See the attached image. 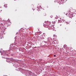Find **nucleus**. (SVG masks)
Masks as SVG:
<instances>
[{"mask_svg": "<svg viewBox=\"0 0 76 76\" xmlns=\"http://www.w3.org/2000/svg\"><path fill=\"white\" fill-rule=\"evenodd\" d=\"M68 15L69 18H71V19L73 16V14H72V13H69L68 14Z\"/></svg>", "mask_w": 76, "mask_h": 76, "instance_id": "1", "label": "nucleus"}, {"mask_svg": "<svg viewBox=\"0 0 76 76\" xmlns=\"http://www.w3.org/2000/svg\"><path fill=\"white\" fill-rule=\"evenodd\" d=\"M64 48H67V46L66 45H64Z\"/></svg>", "mask_w": 76, "mask_h": 76, "instance_id": "2", "label": "nucleus"}, {"mask_svg": "<svg viewBox=\"0 0 76 76\" xmlns=\"http://www.w3.org/2000/svg\"><path fill=\"white\" fill-rule=\"evenodd\" d=\"M49 27V29H53V27L52 26H48V28Z\"/></svg>", "mask_w": 76, "mask_h": 76, "instance_id": "3", "label": "nucleus"}, {"mask_svg": "<svg viewBox=\"0 0 76 76\" xmlns=\"http://www.w3.org/2000/svg\"><path fill=\"white\" fill-rule=\"evenodd\" d=\"M44 26L45 28H48V26L46 25H44Z\"/></svg>", "mask_w": 76, "mask_h": 76, "instance_id": "4", "label": "nucleus"}, {"mask_svg": "<svg viewBox=\"0 0 76 76\" xmlns=\"http://www.w3.org/2000/svg\"><path fill=\"white\" fill-rule=\"evenodd\" d=\"M43 16H46V13H43Z\"/></svg>", "mask_w": 76, "mask_h": 76, "instance_id": "5", "label": "nucleus"}, {"mask_svg": "<svg viewBox=\"0 0 76 76\" xmlns=\"http://www.w3.org/2000/svg\"><path fill=\"white\" fill-rule=\"evenodd\" d=\"M12 58H11V59H10V61H12V62H13V61L15 60H13V59H12Z\"/></svg>", "mask_w": 76, "mask_h": 76, "instance_id": "6", "label": "nucleus"}, {"mask_svg": "<svg viewBox=\"0 0 76 76\" xmlns=\"http://www.w3.org/2000/svg\"><path fill=\"white\" fill-rule=\"evenodd\" d=\"M4 7H7V5L6 4L4 5Z\"/></svg>", "mask_w": 76, "mask_h": 76, "instance_id": "7", "label": "nucleus"}, {"mask_svg": "<svg viewBox=\"0 0 76 76\" xmlns=\"http://www.w3.org/2000/svg\"><path fill=\"white\" fill-rule=\"evenodd\" d=\"M41 34V32H40L38 33V34L39 35H40V34Z\"/></svg>", "mask_w": 76, "mask_h": 76, "instance_id": "8", "label": "nucleus"}, {"mask_svg": "<svg viewBox=\"0 0 76 76\" xmlns=\"http://www.w3.org/2000/svg\"><path fill=\"white\" fill-rule=\"evenodd\" d=\"M50 17L51 18H53V15H51L50 16Z\"/></svg>", "mask_w": 76, "mask_h": 76, "instance_id": "9", "label": "nucleus"}, {"mask_svg": "<svg viewBox=\"0 0 76 76\" xmlns=\"http://www.w3.org/2000/svg\"><path fill=\"white\" fill-rule=\"evenodd\" d=\"M6 54H7V53H8L7 52H6Z\"/></svg>", "mask_w": 76, "mask_h": 76, "instance_id": "10", "label": "nucleus"}, {"mask_svg": "<svg viewBox=\"0 0 76 76\" xmlns=\"http://www.w3.org/2000/svg\"><path fill=\"white\" fill-rule=\"evenodd\" d=\"M54 57H56V55H54Z\"/></svg>", "mask_w": 76, "mask_h": 76, "instance_id": "11", "label": "nucleus"}, {"mask_svg": "<svg viewBox=\"0 0 76 76\" xmlns=\"http://www.w3.org/2000/svg\"><path fill=\"white\" fill-rule=\"evenodd\" d=\"M60 26H61V25H60Z\"/></svg>", "mask_w": 76, "mask_h": 76, "instance_id": "12", "label": "nucleus"}, {"mask_svg": "<svg viewBox=\"0 0 76 76\" xmlns=\"http://www.w3.org/2000/svg\"><path fill=\"white\" fill-rule=\"evenodd\" d=\"M69 12H70V11H69Z\"/></svg>", "mask_w": 76, "mask_h": 76, "instance_id": "13", "label": "nucleus"}]
</instances>
